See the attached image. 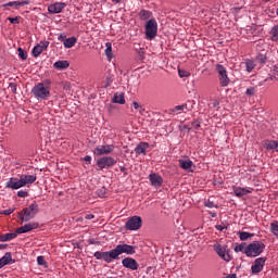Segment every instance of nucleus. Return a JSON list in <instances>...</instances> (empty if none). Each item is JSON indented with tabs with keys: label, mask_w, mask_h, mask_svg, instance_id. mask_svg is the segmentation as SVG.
Wrapping results in <instances>:
<instances>
[{
	"label": "nucleus",
	"mask_w": 278,
	"mask_h": 278,
	"mask_svg": "<svg viewBox=\"0 0 278 278\" xmlns=\"http://www.w3.org/2000/svg\"><path fill=\"white\" fill-rule=\"evenodd\" d=\"M265 3H268V1H270V0H263Z\"/></svg>",
	"instance_id": "obj_63"
},
{
	"label": "nucleus",
	"mask_w": 278,
	"mask_h": 278,
	"mask_svg": "<svg viewBox=\"0 0 278 278\" xmlns=\"http://www.w3.org/2000/svg\"><path fill=\"white\" fill-rule=\"evenodd\" d=\"M270 34L271 40H278V25L271 28Z\"/></svg>",
	"instance_id": "obj_34"
},
{
	"label": "nucleus",
	"mask_w": 278,
	"mask_h": 278,
	"mask_svg": "<svg viewBox=\"0 0 278 278\" xmlns=\"http://www.w3.org/2000/svg\"><path fill=\"white\" fill-rule=\"evenodd\" d=\"M219 104H220V103L218 102V100H215V101L213 102V108H218Z\"/></svg>",
	"instance_id": "obj_57"
},
{
	"label": "nucleus",
	"mask_w": 278,
	"mask_h": 278,
	"mask_svg": "<svg viewBox=\"0 0 278 278\" xmlns=\"http://www.w3.org/2000/svg\"><path fill=\"white\" fill-rule=\"evenodd\" d=\"M264 266H266V258L258 257L254 261V264L251 266L252 275H260L264 270Z\"/></svg>",
	"instance_id": "obj_10"
},
{
	"label": "nucleus",
	"mask_w": 278,
	"mask_h": 278,
	"mask_svg": "<svg viewBox=\"0 0 278 278\" xmlns=\"http://www.w3.org/2000/svg\"><path fill=\"white\" fill-rule=\"evenodd\" d=\"M46 84H48V85L51 84V80H46Z\"/></svg>",
	"instance_id": "obj_62"
},
{
	"label": "nucleus",
	"mask_w": 278,
	"mask_h": 278,
	"mask_svg": "<svg viewBox=\"0 0 278 278\" xmlns=\"http://www.w3.org/2000/svg\"><path fill=\"white\" fill-rule=\"evenodd\" d=\"M238 236L240 238V240L242 242L249 240V238H253V236H255L254 233H251V232H247V231H241V232H238Z\"/></svg>",
	"instance_id": "obj_29"
},
{
	"label": "nucleus",
	"mask_w": 278,
	"mask_h": 278,
	"mask_svg": "<svg viewBox=\"0 0 278 278\" xmlns=\"http://www.w3.org/2000/svg\"><path fill=\"white\" fill-rule=\"evenodd\" d=\"M5 247H7L5 244H0V250L5 249Z\"/></svg>",
	"instance_id": "obj_60"
},
{
	"label": "nucleus",
	"mask_w": 278,
	"mask_h": 278,
	"mask_svg": "<svg viewBox=\"0 0 278 278\" xmlns=\"http://www.w3.org/2000/svg\"><path fill=\"white\" fill-rule=\"evenodd\" d=\"M178 75L179 77L184 78V77H190V72L186 71V70H178Z\"/></svg>",
	"instance_id": "obj_39"
},
{
	"label": "nucleus",
	"mask_w": 278,
	"mask_h": 278,
	"mask_svg": "<svg viewBox=\"0 0 278 278\" xmlns=\"http://www.w3.org/2000/svg\"><path fill=\"white\" fill-rule=\"evenodd\" d=\"M132 105H134L135 110H139V112L142 114V111L144 109H142V106H140V104L138 102H132Z\"/></svg>",
	"instance_id": "obj_47"
},
{
	"label": "nucleus",
	"mask_w": 278,
	"mask_h": 278,
	"mask_svg": "<svg viewBox=\"0 0 278 278\" xmlns=\"http://www.w3.org/2000/svg\"><path fill=\"white\" fill-rule=\"evenodd\" d=\"M9 21L12 25H18L20 23L18 17H9Z\"/></svg>",
	"instance_id": "obj_49"
},
{
	"label": "nucleus",
	"mask_w": 278,
	"mask_h": 278,
	"mask_svg": "<svg viewBox=\"0 0 278 278\" xmlns=\"http://www.w3.org/2000/svg\"><path fill=\"white\" fill-rule=\"evenodd\" d=\"M71 66V63L68 61H56L53 64V68H56V71H66Z\"/></svg>",
	"instance_id": "obj_22"
},
{
	"label": "nucleus",
	"mask_w": 278,
	"mask_h": 278,
	"mask_svg": "<svg viewBox=\"0 0 278 278\" xmlns=\"http://www.w3.org/2000/svg\"><path fill=\"white\" fill-rule=\"evenodd\" d=\"M37 264L38 266H47V261L45 260V256H38Z\"/></svg>",
	"instance_id": "obj_40"
},
{
	"label": "nucleus",
	"mask_w": 278,
	"mask_h": 278,
	"mask_svg": "<svg viewBox=\"0 0 278 278\" xmlns=\"http://www.w3.org/2000/svg\"><path fill=\"white\" fill-rule=\"evenodd\" d=\"M113 81H114V76L113 75H106L105 76V80H104V86H105V88H110V86H112V84H113Z\"/></svg>",
	"instance_id": "obj_32"
},
{
	"label": "nucleus",
	"mask_w": 278,
	"mask_h": 278,
	"mask_svg": "<svg viewBox=\"0 0 278 278\" xmlns=\"http://www.w3.org/2000/svg\"><path fill=\"white\" fill-rule=\"evenodd\" d=\"M113 3H121L123 0H111Z\"/></svg>",
	"instance_id": "obj_58"
},
{
	"label": "nucleus",
	"mask_w": 278,
	"mask_h": 278,
	"mask_svg": "<svg viewBox=\"0 0 278 278\" xmlns=\"http://www.w3.org/2000/svg\"><path fill=\"white\" fill-rule=\"evenodd\" d=\"M36 179H38L36 175L23 174L20 178H10L7 182V188H10L11 190H20V188H25V186L36 182Z\"/></svg>",
	"instance_id": "obj_2"
},
{
	"label": "nucleus",
	"mask_w": 278,
	"mask_h": 278,
	"mask_svg": "<svg viewBox=\"0 0 278 278\" xmlns=\"http://www.w3.org/2000/svg\"><path fill=\"white\" fill-rule=\"evenodd\" d=\"M123 253H126V255H134V253H136V247L126 243L118 244L115 249L109 252H94L93 257H96V260H103L106 264H112V260H119V255H123Z\"/></svg>",
	"instance_id": "obj_1"
},
{
	"label": "nucleus",
	"mask_w": 278,
	"mask_h": 278,
	"mask_svg": "<svg viewBox=\"0 0 278 278\" xmlns=\"http://www.w3.org/2000/svg\"><path fill=\"white\" fill-rule=\"evenodd\" d=\"M151 16H153V13L149 10H141L139 12L140 21H149V18H151Z\"/></svg>",
	"instance_id": "obj_27"
},
{
	"label": "nucleus",
	"mask_w": 278,
	"mask_h": 278,
	"mask_svg": "<svg viewBox=\"0 0 278 278\" xmlns=\"http://www.w3.org/2000/svg\"><path fill=\"white\" fill-rule=\"evenodd\" d=\"M40 224L38 223H29L16 229V233H29L33 229H38Z\"/></svg>",
	"instance_id": "obj_15"
},
{
	"label": "nucleus",
	"mask_w": 278,
	"mask_h": 278,
	"mask_svg": "<svg viewBox=\"0 0 278 278\" xmlns=\"http://www.w3.org/2000/svg\"><path fill=\"white\" fill-rule=\"evenodd\" d=\"M114 151V144L98 146L93 153L94 155H110Z\"/></svg>",
	"instance_id": "obj_12"
},
{
	"label": "nucleus",
	"mask_w": 278,
	"mask_h": 278,
	"mask_svg": "<svg viewBox=\"0 0 278 278\" xmlns=\"http://www.w3.org/2000/svg\"><path fill=\"white\" fill-rule=\"evenodd\" d=\"M18 236V233L15 232H9V233H4L2 236H0V242H10V240H14V238H16Z\"/></svg>",
	"instance_id": "obj_24"
},
{
	"label": "nucleus",
	"mask_w": 278,
	"mask_h": 278,
	"mask_svg": "<svg viewBox=\"0 0 278 278\" xmlns=\"http://www.w3.org/2000/svg\"><path fill=\"white\" fill-rule=\"evenodd\" d=\"M264 249H266V244L261 241H254L245 247L244 255L247 257H257L264 253Z\"/></svg>",
	"instance_id": "obj_5"
},
{
	"label": "nucleus",
	"mask_w": 278,
	"mask_h": 278,
	"mask_svg": "<svg viewBox=\"0 0 278 278\" xmlns=\"http://www.w3.org/2000/svg\"><path fill=\"white\" fill-rule=\"evenodd\" d=\"M84 162H86L87 164H90V163L92 162V156L86 155V156L84 157Z\"/></svg>",
	"instance_id": "obj_52"
},
{
	"label": "nucleus",
	"mask_w": 278,
	"mask_h": 278,
	"mask_svg": "<svg viewBox=\"0 0 278 278\" xmlns=\"http://www.w3.org/2000/svg\"><path fill=\"white\" fill-rule=\"evenodd\" d=\"M232 192L235 197H247V194H251L252 189L251 188H241V187H233Z\"/></svg>",
	"instance_id": "obj_18"
},
{
	"label": "nucleus",
	"mask_w": 278,
	"mask_h": 278,
	"mask_svg": "<svg viewBox=\"0 0 278 278\" xmlns=\"http://www.w3.org/2000/svg\"><path fill=\"white\" fill-rule=\"evenodd\" d=\"M247 243H236L233 251L235 253H244L247 251Z\"/></svg>",
	"instance_id": "obj_30"
},
{
	"label": "nucleus",
	"mask_w": 278,
	"mask_h": 278,
	"mask_svg": "<svg viewBox=\"0 0 278 278\" xmlns=\"http://www.w3.org/2000/svg\"><path fill=\"white\" fill-rule=\"evenodd\" d=\"M244 66L248 73H253V70L255 68V62H253V60H245Z\"/></svg>",
	"instance_id": "obj_28"
},
{
	"label": "nucleus",
	"mask_w": 278,
	"mask_h": 278,
	"mask_svg": "<svg viewBox=\"0 0 278 278\" xmlns=\"http://www.w3.org/2000/svg\"><path fill=\"white\" fill-rule=\"evenodd\" d=\"M31 94L38 101H47L51 97V88L45 86V83H39L31 89Z\"/></svg>",
	"instance_id": "obj_4"
},
{
	"label": "nucleus",
	"mask_w": 278,
	"mask_h": 278,
	"mask_svg": "<svg viewBox=\"0 0 278 278\" xmlns=\"http://www.w3.org/2000/svg\"><path fill=\"white\" fill-rule=\"evenodd\" d=\"M122 265L124 268H128L129 270H138L140 268V265L138 264V261L136 258L126 257L122 261Z\"/></svg>",
	"instance_id": "obj_14"
},
{
	"label": "nucleus",
	"mask_w": 278,
	"mask_h": 278,
	"mask_svg": "<svg viewBox=\"0 0 278 278\" xmlns=\"http://www.w3.org/2000/svg\"><path fill=\"white\" fill-rule=\"evenodd\" d=\"M58 40H60V42H64V40H66V34L63 33L59 35Z\"/></svg>",
	"instance_id": "obj_50"
},
{
	"label": "nucleus",
	"mask_w": 278,
	"mask_h": 278,
	"mask_svg": "<svg viewBox=\"0 0 278 278\" xmlns=\"http://www.w3.org/2000/svg\"><path fill=\"white\" fill-rule=\"evenodd\" d=\"M75 45H77V37H70V38L65 39L63 42V47L65 49H73V47Z\"/></svg>",
	"instance_id": "obj_23"
},
{
	"label": "nucleus",
	"mask_w": 278,
	"mask_h": 278,
	"mask_svg": "<svg viewBox=\"0 0 278 278\" xmlns=\"http://www.w3.org/2000/svg\"><path fill=\"white\" fill-rule=\"evenodd\" d=\"M97 166L100 170H103V168H112V166H116V161L112 156H103L97 161Z\"/></svg>",
	"instance_id": "obj_9"
},
{
	"label": "nucleus",
	"mask_w": 278,
	"mask_h": 278,
	"mask_svg": "<svg viewBox=\"0 0 278 278\" xmlns=\"http://www.w3.org/2000/svg\"><path fill=\"white\" fill-rule=\"evenodd\" d=\"M149 180L151 182V186H154V188H160V186L164 184V179L159 174H150Z\"/></svg>",
	"instance_id": "obj_17"
},
{
	"label": "nucleus",
	"mask_w": 278,
	"mask_h": 278,
	"mask_svg": "<svg viewBox=\"0 0 278 278\" xmlns=\"http://www.w3.org/2000/svg\"><path fill=\"white\" fill-rule=\"evenodd\" d=\"M148 148H149V144L147 142H140L135 148V153H137V155H147Z\"/></svg>",
	"instance_id": "obj_21"
},
{
	"label": "nucleus",
	"mask_w": 278,
	"mask_h": 278,
	"mask_svg": "<svg viewBox=\"0 0 278 278\" xmlns=\"http://www.w3.org/2000/svg\"><path fill=\"white\" fill-rule=\"evenodd\" d=\"M105 55L112 58V43L106 42Z\"/></svg>",
	"instance_id": "obj_38"
},
{
	"label": "nucleus",
	"mask_w": 278,
	"mask_h": 278,
	"mask_svg": "<svg viewBox=\"0 0 278 278\" xmlns=\"http://www.w3.org/2000/svg\"><path fill=\"white\" fill-rule=\"evenodd\" d=\"M256 62H260V64H266V50H262V52L256 55Z\"/></svg>",
	"instance_id": "obj_31"
},
{
	"label": "nucleus",
	"mask_w": 278,
	"mask_h": 278,
	"mask_svg": "<svg viewBox=\"0 0 278 278\" xmlns=\"http://www.w3.org/2000/svg\"><path fill=\"white\" fill-rule=\"evenodd\" d=\"M191 127L193 129H199V127H201V122L200 121L192 122Z\"/></svg>",
	"instance_id": "obj_46"
},
{
	"label": "nucleus",
	"mask_w": 278,
	"mask_h": 278,
	"mask_svg": "<svg viewBox=\"0 0 278 278\" xmlns=\"http://www.w3.org/2000/svg\"><path fill=\"white\" fill-rule=\"evenodd\" d=\"M14 5L15 8H18V1L8 2L7 4H4V8H12Z\"/></svg>",
	"instance_id": "obj_45"
},
{
	"label": "nucleus",
	"mask_w": 278,
	"mask_h": 278,
	"mask_svg": "<svg viewBox=\"0 0 278 278\" xmlns=\"http://www.w3.org/2000/svg\"><path fill=\"white\" fill-rule=\"evenodd\" d=\"M14 208H8L1 212V214H4V216H10V214H13Z\"/></svg>",
	"instance_id": "obj_48"
},
{
	"label": "nucleus",
	"mask_w": 278,
	"mask_h": 278,
	"mask_svg": "<svg viewBox=\"0 0 278 278\" xmlns=\"http://www.w3.org/2000/svg\"><path fill=\"white\" fill-rule=\"evenodd\" d=\"M144 27L147 40H153L157 36V21L155 18H150Z\"/></svg>",
	"instance_id": "obj_7"
},
{
	"label": "nucleus",
	"mask_w": 278,
	"mask_h": 278,
	"mask_svg": "<svg viewBox=\"0 0 278 278\" xmlns=\"http://www.w3.org/2000/svg\"><path fill=\"white\" fill-rule=\"evenodd\" d=\"M141 227H142V217L137 215L130 217L125 224V228L128 231H138V229H140Z\"/></svg>",
	"instance_id": "obj_8"
},
{
	"label": "nucleus",
	"mask_w": 278,
	"mask_h": 278,
	"mask_svg": "<svg viewBox=\"0 0 278 278\" xmlns=\"http://www.w3.org/2000/svg\"><path fill=\"white\" fill-rule=\"evenodd\" d=\"M113 103H119V105H125V94L116 92L112 99Z\"/></svg>",
	"instance_id": "obj_25"
},
{
	"label": "nucleus",
	"mask_w": 278,
	"mask_h": 278,
	"mask_svg": "<svg viewBox=\"0 0 278 278\" xmlns=\"http://www.w3.org/2000/svg\"><path fill=\"white\" fill-rule=\"evenodd\" d=\"M225 278H238V276L236 274H230V275H227Z\"/></svg>",
	"instance_id": "obj_56"
},
{
	"label": "nucleus",
	"mask_w": 278,
	"mask_h": 278,
	"mask_svg": "<svg viewBox=\"0 0 278 278\" xmlns=\"http://www.w3.org/2000/svg\"><path fill=\"white\" fill-rule=\"evenodd\" d=\"M255 92H257V89L255 87H250L247 89L245 94L247 97H254Z\"/></svg>",
	"instance_id": "obj_36"
},
{
	"label": "nucleus",
	"mask_w": 278,
	"mask_h": 278,
	"mask_svg": "<svg viewBox=\"0 0 278 278\" xmlns=\"http://www.w3.org/2000/svg\"><path fill=\"white\" fill-rule=\"evenodd\" d=\"M214 251L222 257V260H224V262H231V255L227 252V247L217 243L214 245Z\"/></svg>",
	"instance_id": "obj_11"
},
{
	"label": "nucleus",
	"mask_w": 278,
	"mask_h": 278,
	"mask_svg": "<svg viewBox=\"0 0 278 278\" xmlns=\"http://www.w3.org/2000/svg\"><path fill=\"white\" fill-rule=\"evenodd\" d=\"M263 147L266 151H276V153H278V141L267 140L264 142Z\"/></svg>",
	"instance_id": "obj_19"
},
{
	"label": "nucleus",
	"mask_w": 278,
	"mask_h": 278,
	"mask_svg": "<svg viewBox=\"0 0 278 278\" xmlns=\"http://www.w3.org/2000/svg\"><path fill=\"white\" fill-rule=\"evenodd\" d=\"M204 206L208 207L210 210H212L214 207H218V205H216V203H214V201H212V200H205L204 201Z\"/></svg>",
	"instance_id": "obj_35"
},
{
	"label": "nucleus",
	"mask_w": 278,
	"mask_h": 278,
	"mask_svg": "<svg viewBox=\"0 0 278 278\" xmlns=\"http://www.w3.org/2000/svg\"><path fill=\"white\" fill-rule=\"evenodd\" d=\"M105 192H106L105 187H102L101 189H98V190H97V194H98V197H100L101 199H103V197H105Z\"/></svg>",
	"instance_id": "obj_42"
},
{
	"label": "nucleus",
	"mask_w": 278,
	"mask_h": 278,
	"mask_svg": "<svg viewBox=\"0 0 278 278\" xmlns=\"http://www.w3.org/2000/svg\"><path fill=\"white\" fill-rule=\"evenodd\" d=\"M122 173H125V167H121Z\"/></svg>",
	"instance_id": "obj_61"
},
{
	"label": "nucleus",
	"mask_w": 278,
	"mask_h": 278,
	"mask_svg": "<svg viewBox=\"0 0 278 278\" xmlns=\"http://www.w3.org/2000/svg\"><path fill=\"white\" fill-rule=\"evenodd\" d=\"M38 212H40V208L36 202L31 203L28 207L23 208L18 213L21 225H23V223H29L31 218H36V214H38Z\"/></svg>",
	"instance_id": "obj_3"
},
{
	"label": "nucleus",
	"mask_w": 278,
	"mask_h": 278,
	"mask_svg": "<svg viewBox=\"0 0 278 278\" xmlns=\"http://www.w3.org/2000/svg\"><path fill=\"white\" fill-rule=\"evenodd\" d=\"M66 8V3L64 2H55L48 7V11L50 14H60Z\"/></svg>",
	"instance_id": "obj_16"
},
{
	"label": "nucleus",
	"mask_w": 278,
	"mask_h": 278,
	"mask_svg": "<svg viewBox=\"0 0 278 278\" xmlns=\"http://www.w3.org/2000/svg\"><path fill=\"white\" fill-rule=\"evenodd\" d=\"M9 89L13 92V94H16V83H10Z\"/></svg>",
	"instance_id": "obj_44"
},
{
	"label": "nucleus",
	"mask_w": 278,
	"mask_h": 278,
	"mask_svg": "<svg viewBox=\"0 0 278 278\" xmlns=\"http://www.w3.org/2000/svg\"><path fill=\"white\" fill-rule=\"evenodd\" d=\"M212 218H216V213H211Z\"/></svg>",
	"instance_id": "obj_59"
},
{
	"label": "nucleus",
	"mask_w": 278,
	"mask_h": 278,
	"mask_svg": "<svg viewBox=\"0 0 278 278\" xmlns=\"http://www.w3.org/2000/svg\"><path fill=\"white\" fill-rule=\"evenodd\" d=\"M178 164L180 168H182V170H190V168H192L193 163L190 160H179Z\"/></svg>",
	"instance_id": "obj_26"
},
{
	"label": "nucleus",
	"mask_w": 278,
	"mask_h": 278,
	"mask_svg": "<svg viewBox=\"0 0 278 278\" xmlns=\"http://www.w3.org/2000/svg\"><path fill=\"white\" fill-rule=\"evenodd\" d=\"M22 5H29V1L27 0H24V1H18V7H22Z\"/></svg>",
	"instance_id": "obj_54"
},
{
	"label": "nucleus",
	"mask_w": 278,
	"mask_h": 278,
	"mask_svg": "<svg viewBox=\"0 0 278 278\" xmlns=\"http://www.w3.org/2000/svg\"><path fill=\"white\" fill-rule=\"evenodd\" d=\"M85 218H86L87 220H92V218H94V215H93V214H87V215L85 216Z\"/></svg>",
	"instance_id": "obj_55"
},
{
	"label": "nucleus",
	"mask_w": 278,
	"mask_h": 278,
	"mask_svg": "<svg viewBox=\"0 0 278 278\" xmlns=\"http://www.w3.org/2000/svg\"><path fill=\"white\" fill-rule=\"evenodd\" d=\"M215 71L218 74V79L222 88H227V86L231 84V79H229V76L227 75V68L224 65L216 64Z\"/></svg>",
	"instance_id": "obj_6"
},
{
	"label": "nucleus",
	"mask_w": 278,
	"mask_h": 278,
	"mask_svg": "<svg viewBox=\"0 0 278 278\" xmlns=\"http://www.w3.org/2000/svg\"><path fill=\"white\" fill-rule=\"evenodd\" d=\"M270 231L278 238V222H273L270 224Z\"/></svg>",
	"instance_id": "obj_33"
},
{
	"label": "nucleus",
	"mask_w": 278,
	"mask_h": 278,
	"mask_svg": "<svg viewBox=\"0 0 278 278\" xmlns=\"http://www.w3.org/2000/svg\"><path fill=\"white\" fill-rule=\"evenodd\" d=\"M181 111H184L182 104H181V105H177V106H175V108L173 109V112H181Z\"/></svg>",
	"instance_id": "obj_51"
},
{
	"label": "nucleus",
	"mask_w": 278,
	"mask_h": 278,
	"mask_svg": "<svg viewBox=\"0 0 278 278\" xmlns=\"http://www.w3.org/2000/svg\"><path fill=\"white\" fill-rule=\"evenodd\" d=\"M47 49H49V41H40L31 50L33 58H38L40 53L47 51Z\"/></svg>",
	"instance_id": "obj_13"
},
{
	"label": "nucleus",
	"mask_w": 278,
	"mask_h": 278,
	"mask_svg": "<svg viewBox=\"0 0 278 278\" xmlns=\"http://www.w3.org/2000/svg\"><path fill=\"white\" fill-rule=\"evenodd\" d=\"M216 229H217V231H224V229H227V227L223 226V225H217Z\"/></svg>",
	"instance_id": "obj_53"
},
{
	"label": "nucleus",
	"mask_w": 278,
	"mask_h": 278,
	"mask_svg": "<svg viewBox=\"0 0 278 278\" xmlns=\"http://www.w3.org/2000/svg\"><path fill=\"white\" fill-rule=\"evenodd\" d=\"M15 261H12V253L7 252L1 258H0V268H3V266H8V264H14Z\"/></svg>",
	"instance_id": "obj_20"
},
{
	"label": "nucleus",
	"mask_w": 278,
	"mask_h": 278,
	"mask_svg": "<svg viewBox=\"0 0 278 278\" xmlns=\"http://www.w3.org/2000/svg\"><path fill=\"white\" fill-rule=\"evenodd\" d=\"M17 197H20V199H25V198L29 197V192L20 190V191H17Z\"/></svg>",
	"instance_id": "obj_41"
},
{
	"label": "nucleus",
	"mask_w": 278,
	"mask_h": 278,
	"mask_svg": "<svg viewBox=\"0 0 278 278\" xmlns=\"http://www.w3.org/2000/svg\"><path fill=\"white\" fill-rule=\"evenodd\" d=\"M189 103H191L190 106H188L187 103L181 104V105H182V110H187L188 112H190V110H192V108H194V106H193V105H194V101H189Z\"/></svg>",
	"instance_id": "obj_43"
},
{
	"label": "nucleus",
	"mask_w": 278,
	"mask_h": 278,
	"mask_svg": "<svg viewBox=\"0 0 278 278\" xmlns=\"http://www.w3.org/2000/svg\"><path fill=\"white\" fill-rule=\"evenodd\" d=\"M17 52H18V58H21V60H27V52L23 50V48H18Z\"/></svg>",
	"instance_id": "obj_37"
}]
</instances>
